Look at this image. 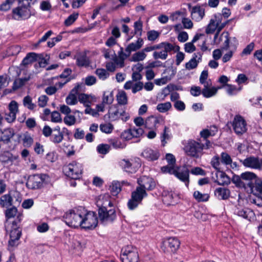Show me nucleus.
<instances>
[{
  "mask_svg": "<svg viewBox=\"0 0 262 262\" xmlns=\"http://www.w3.org/2000/svg\"><path fill=\"white\" fill-rule=\"evenodd\" d=\"M202 55L199 54L198 61L194 60V59H191L188 62L185 64V68L187 70H192L195 68L199 62V61L201 59Z\"/></svg>",
  "mask_w": 262,
  "mask_h": 262,
  "instance_id": "obj_39",
  "label": "nucleus"
},
{
  "mask_svg": "<svg viewBox=\"0 0 262 262\" xmlns=\"http://www.w3.org/2000/svg\"><path fill=\"white\" fill-rule=\"evenodd\" d=\"M171 107V104L169 102L160 103L157 106V110L160 113L167 112Z\"/></svg>",
  "mask_w": 262,
  "mask_h": 262,
  "instance_id": "obj_41",
  "label": "nucleus"
},
{
  "mask_svg": "<svg viewBox=\"0 0 262 262\" xmlns=\"http://www.w3.org/2000/svg\"><path fill=\"white\" fill-rule=\"evenodd\" d=\"M258 177L253 172H245L241 176L233 175L231 181L236 187L245 188L246 191L253 184Z\"/></svg>",
  "mask_w": 262,
  "mask_h": 262,
  "instance_id": "obj_1",
  "label": "nucleus"
},
{
  "mask_svg": "<svg viewBox=\"0 0 262 262\" xmlns=\"http://www.w3.org/2000/svg\"><path fill=\"white\" fill-rule=\"evenodd\" d=\"M110 114V118H111L113 120H116L119 118V116H123L124 114H125V112L124 111H122V112H119L118 109H116L114 111H112L109 113Z\"/></svg>",
  "mask_w": 262,
  "mask_h": 262,
  "instance_id": "obj_49",
  "label": "nucleus"
},
{
  "mask_svg": "<svg viewBox=\"0 0 262 262\" xmlns=\"http://www.w3.org/2000/svg\"><path fill=\"white\" fill-rule=\"evenodd\" d=\"M160 35V33L155 30H151L147 33V39L149 41H154L157 39Z\"/></svg>",
  "mask_w": 262,
  "mask_h": 262,
  "instance_id": "obj_51",
  "label": "nucleus"
},
{
  "mask_svg": "<svg viewBox=\"0 0 262 262\" xmlns=\"http://www.w3.org/2000/svg\"><path fill=\"white\" fill-rule=\"evenodd\" d=\"M63 139V134L62 133H54L53 135V139L52 141L54 143H60Z\"/></svg>",
  "mask_w": 262,
  "mask_h": 262,
  "instance_id": "obj_60",
  "label": "nucleus"
},
{
  "mask_svg": "<svg viewBox=\"0 0 262 262\" xmlns=\"http://www.w3.org/2000/svg\"><path fill=\"white\" fill-rule=\"evenodd\" d=\"M171 50H166L164 49L163 51L160 52L155 51L153 53V57L155 59H166L168 56L167 53L168 52H170Z\"/></svg>",
  "mask_w": 262,
  "mask_h": 262,
  "instance_id": "obj_38",
  "label": "nucleus"
},
{
  "mask_svg": "<svg viewBox=\"0 0 262 262\" xmlns=\"http://www.w3.org/2000/svg\"><path fill=\"white\" fill-rule=\"evenodd\" d=\"M180 243L175 237H170L163 243V250L165 253H174L179 248Z\"/></svg>",
  "mask_w": 262,
  "mask_h": 262,
  "instance_id": "obj_12",
  "label": "nucleus"
},
{
  "mask_svg": "<svg viewBox=\"0 0 262 262\" xmlns=\"http://www.w3.org/2000/svg\"><path fill=\"white\" fill-rule=\"evenodd\" d=\"M21 221V215H18L17 218L9 226L7 232L10 231V240L9 245L12 247L17 245V241L20 238L21 234V231L18 226V224Z\"/></svg>",
  "mask_w": 262,
  "mask_h": 262,
  "instance_id": "obj_3",
  "label": "nucleus"
},
{
  "mask_svg": "<svg viewBox=\"0 0 262 262\" xmlns=\"http://www.w3.org/2000/svg\"><path fill=\"white\" fill-rule=\"evenodd\" d=\"M13 161L12 155L7 152L0 155V162L4 165H11Z\"/></svg>",
  "mask_w": 262,
  "mask_h": 262,
  "instance_id": "obj_31",
  "label": "nucleus"
},
{
  "mask_svg": "<svg viewBox=\"0 0 262 262\" xmlns=\"http://www.w3.org/2000/svg\"><path fill=\"white\" fill-rule=\"evenodd\" d=\"M17 210L16 207H12L6 210L5 215L6 217V222L5 223V227L6 230H8L9 228V226L11 223L9 221V220L14 217L16 215Z\"/></svg>",
  "mask_w": 262,
  "mask_h": 262,
  "instance_id": "obj_24",
  "label": "nucleus"
},
{
  "mask_svg": "<svg viewBox=\"0 0 262 262\" xmlns=\"http://www.w3.org/2000/svg\"><path fill=\"white\" fill-rule=\"evenodd\" d=\"M137 182L145 191L152 190L156 186V183L151 178L144 176L138 179Z\"/></svg>",
  "mask_w": 262,
  "mask_h": 262,
  "instance_id": "obj_15",
  "label": "nucleus"
},
{
  "mask_svg": "<svg viewBox=\"0 0 262 262\" xmlns=\"http://www.w3.org/2000/svg\"><path fill=\"white\" fill-rule=\"evenodd\" d=\"M204 146L203 144L195 141H190L185 146L184 150L188 156L199 158L202 154V151Z\"/></svg>",
  "mask_w": 262,
  "mask_h": 262,
  "instance_id": "obj_7",
  "label": "nucleus"
},
{
  "mask_svg": "<svg viewBox=\"0 0 262 262\" xmlns=\"http://www.w3.org/2000/svg\"><path fill=\"white\" fill-rule=\"evenodd\" d=\"M161 119L156 117H154L153 116H150L148 117L146 121H145V125H148L150 123H153L154 126H156V124L158 123H159Z\"/></svg>",
  "mask_w": 262,
  "mask_h": 262,
  "instance_id": "obj_58",
  "label": "nucleus"
},
{
  "mask_svg": "<svg viewBox=\"0 0 262 262\" xmlns=\"http://www.w3.org/2000/svg\"><path fill=\"white\" fill-rule=\"evenodd\" d=\"M230 190L225 187H219L215 189L214 194L220 200H227L230 196Z\"/></svg>",
  "mask_w": 262,
  "mask_h": 262,
  "instance_id": "obj_25",
  "label": "nucleus"
},
{
  "mask_svg": "<svg viewBox=\"0 0 262 262\" xmlns=\"http://www.w3.org/2000/svg\"><path fill=\"white\" fill-rule=\"evenodd\" d=\"M51 121L53 122H61L62 119L59 113L54 111L51 114Z\"/></svg>",
  "mask_w": 262,
  "mask_h": 262,
  "instance_id": "obj_62",
  "label": "nucleus"
},
{
  "mask_svg": "<svg viewBox=\"0 0 262 262\" xmlns=\"http://www.w3.org/2000/svg\"><path fill=\"white\" fill-rule=\"evenodd\" d=\"M142 156L149 161H154L159 158V154L157 150L148 148L142 152Z\"/></svg>",
  "mask_w": 262,
  "mask_h": 262,
  "instance_id": "obj_23",
  "label": "nucleus"
},
{
  "mask_svg": "<svg viewBox=\"0 0 262 262\" xmlns=\"http://www.w3.org/2000/svg\"><path fill=\"white\" fill-rule=\"evenodd\" d=\"M49 100L48 97L46 95H41L38 98V104L40 107H45Z\"/></svg>",
  "mask_w": 262,
  "mask_h": 262,
  "instance_id": "obj_63",
  "label": "nucleus"
},
{
  "mask_svg": "<svg viewBox=\"0 0 262 262\" xmlns=\"http://www.w3.org/2000/svg\"><path fill=\"white\" fill-rule=\"evenodd\" d=\"M254 42H251L250 44L247 45L245 48L244 49L241 55L243 56L244 55H248L251 54V52L253 50L254 48Z\"/></svg>",
  "mask_w": 262,
  "mask_h": 262,
  "instance_id": "obj_54",
  "label": "nucleus"
},
{
  "mask_svg": "<svg viewBox=\"0 0 262 262\" xmlns=\"http://www.w3.org/2000/svg\"><path fill=\"white\" fill-rule=\"evenodd\" d=\"M25 77L24 78H18L16 79L13 84L12 89L14 90H16L26 84V83L30 80L31 77V74L25 73Z\"/></svg>",
  "mask_w": 262,
  "mask_h": 262,
  "instance_id": "obj_21",
  "label": "nucleus"
},
{
  "mask_svg": "<svg viewBox=\"0 0 262 262\" xmlns=\"http://www.w3.org/2000/svg\"><path fill=\"white\" fill-rule=\"evenodd\" d=\"M193 196L199 202L207 201L209 199V195L207 194H202L199 191L194 192Z\"/></svg>",
  "mask_w": 262,
  "mask_h": 262,
  "instance_id": "obj_46",
  "label": "nucleus"
},
{
  "mask_svg": "<svg viewBox=\"0 0 262 262\" xmlns=\"http://www.w3.org/2000/svg\"><path fill=\"white\" fill-rule=\"evenodd\" d=\"M237 214L242 216L244 219L249 220V216L250 214H252V212L249 209H241L239 210L236 212Z\"/></svg>",
  "mask_w": 262,
  "mask_h": 262,
  "instance_id": "obj_55",
  "label": "nucleus"
},
{
  "mask_svg": "<svg viewBox=\"0 0 262 262\" xmlns=\"http://www.w3.org/2000/svg\"><path fill=\"white\" fill-rule=\"evenodd\" d=\"M173 174L182 182L188 185L189 178V171L188 169L184 166L183 167H177L174 170H172Z\"/></svg>",
  "mask_w": 262,
  "mask_h": 262,
  "instance_id": "obj_14",
  "label": "nucleus"
},
{
  "mask_svg": "<svg viewBox=\"0 0 262 262\" xmlns=\"http://www.w3.org/2000/svg\"><path fill=\"white\" fill-rule=\"evenodd\" d=\"M82 166L80 164L73 161L63 167L64 174L72 179H79L82 174Z\"/></svg>",
  "mask_w": 262,
  "mask_h": 262,
  "instance_id": "obj_4",
  "label": "nucleus"
},
{
  "mask_svg": "<svg viewBox=\"0 0 262 262\" xmlns=\"http://www.w3.org/2000/svg\"><path fill=\"white\" fill-rule=\"evenodd\" d=\"M239 161L245 167L260 169V161L257 157L250 156L243 160H240Z\"/></svg>",
  "mask_w": 262,
  "mask_h": 262,
  "instance_id": "obj_17",
  "label": "nucleus"
},
{
  "mask_svg": "<svg viewBox=\"0 0 262 262\" xmlns=\"http://www.w3.org/2000/svg\"><path fill=\"white\" fill-rule=\"evenodd\" d=\"M144 52L145 51L143 49L142 51L135 53L132 57L131 60L133 61L137 62L144 60L146 56V55L145 54Z\"/></svg>",
  "mask_w": 262,
  "mask_h": 262,
  "instance_id": "obj_40",
  "label": "nucleus"
},
{
  "mask_svg": "<svg viewBox=\"0 0 262 262\" xmlns=\"http://www.w3.org/2000/svg\"><path fill=\"white\" fill-rule=\"evenodd\" d=\"M211 164L217 171L221 170L220 157L218 156L213 157L211 160Z\"/></svg>",
  "mask_w": 262,
  "mask_h": 262,
  "instance_id": "obj_53",
  "label": "nucleus"
},
{
  "mask_svg": "<svg viewBox=\"0 0 262 262\" xmlns=\"http://www.w3.org/2000/svg\"><path fill=\"white\" fill-rule=\"evenodd\" d=\"M37 54L32 52L27 54L22 61L21 64L26 66L32 63L37 60Z\"/></svg>",
  "mask_w": 262,
  "mask_h": 262,
  "instance_id": "obj_30",
  "label": "nucleus"
},
{
  "mask_svg": "<svg viewBox=\"0 0 262 262\" xmlns=\"http://www.w3.org/2000/svg\"><path fill=\"white\" fill-rule=\"evenodd\" d=\"M23 104L30 110H33L36 107V105L32 103V98L29 96H27L24 98Z\"/></svg>",
  "mask_w": 262,
  "mask_h": 262,
  "instance_id": "obj_42",
  "label": "nucleus"
},
{
  "mask_svg": "<svg viewBox=\"0 0 262 262\" xmlns=\"http://www.w3.org/2000/svg\"><path fill=\"white\" fill-rule=\"evenodd\" d=\"M97 206L99 207V217L102 223L104 224L112 223L115 220L116 214L114 209L107 210L105 207L100 204L99 202H97Z\"/></svg>",
  "mask_w": 262,
  "mask_h": 262,
  "instance_id": "obj_6",
  "label": "nucleus"
},
{
  "mask_svg": "<svg viewBox=\"0 0 262 262\" xmlns=\"http://www.w3.org/2000/svg\"><path fill=\"white\" fill-rule=\"evenodd\" d=\"M1 135L0 136V141L3 142L5 144H8L11 142V139L15 135L14 130L13 128H8L4 130H0Z\"/></svg>",
  "mask_w": 262,
  "mask_h": 262,
  "instance_id": "obj_20",
  "label": "nucleus"
},
{
  "mask_svg": "<svg viewBox=\"0 0 262 262\" xmlns=\"http://www.w3.org/2000/svg\"><path fill=\"white\" fill-rule=\"evenodd\" d=\"M110 191L114 195H117L121 191V186L118 182H113L110 186Z\"/></svg>",
  "mask_w": 262,
  "mask_h": 262,
  "instance_id": "obj_43",
  "label": "nucleus"
},
{
  "mask_svg": "<svg viewBox=\"0 0 262 262\" xmlns=\"http://www.w3.org/2000/svg\"><path fill=\"white\" fill-rule=\"evenodd\" d=\"M12 198L9 194L2 195L0 199V205L3 207H8L12 205Z\"/></svg>",
  "mask_w": 262,
  "mask_h": 262,
  "instance_id": "obj_32",
  "label": "nucleus"
},
{
  "mask_svg": "<svg viewBox=\"0 0 262 262\" xmlns=\"http://www.w3.org/2000/svg\"><path fill=\"white\" fill-rule=\"evenodd\" d=\"M100 130L105 133L109 134L113 129V125L111 123H106L100 125Z\"/></svg>",
  "mask_w": 262,
  "mask_h": 262,
  "instance_id": "obj_52",
  "label": "nucleus"
},
{
  "mask_svg": "<svg viewBox=\"0 0 262 262\" xmlns=\"http://www.w3.org/2000/svg\"><path fill=\"white\" fill-rule=\"evenodd\" d=\"M191 15H197L198 16H204L205 15V10L202 7L196 6L191 9Z\"/></svg>",
  "mask_w": 262,
  "mask_h": 262,
  "instance_id": "obj_47",
  "label": "nucleus"
},
{
  "mask_svg": "<svg viewBox=\"0 0 262 262\" xmlns=\"http://www.w3.org/2000/svg\"><path fill=\"white\" fill-rule=\"evenodd\" d=\"M84 213L85 209L82 207L70 210L64 215V222L67 225L73 228L81 227Z\"/></svg>",
  "mask_w": 262,
  "mask_h": 262,
  "instance_id": "obj_2",
  "label": "nucleus"
},
{
  "mask_svg": "<svg viewBox=\"0 0 262 262\" xmlns=\"http://www.w3.org/2000/svg\"><path fill=\"white\" fill-rule=\"evenodd\" d=\"M232 126L234 132L238 135L243 134L247 130L246 121L241 116L236 115L234 117Z\"/></svg>",
  "mask_w": 262,
  "mask_h": 262,
  "instance_id": "obj_13",
  "label": "nucleus"
},
{
  "mask_svg": "<svg viewBox=\"0 0 262 262\" xmlns=\"http://www.w3.org/2000/svg\"><path fill=\"white\" fill-rule=\"evenodd\" d=\"M117 99L119 104L125 105L127 103V97L124 91L119 92L117 96Z\"/></svg>",
  "mask_w": 262,
  "mask_h": 262,
  "instance_id": "obj_36",
  "label": "nucleus"
},
{
  "mask_svg": "<svg viewBox=\"0 0 262 262\" xmlns=\"http://www.w3.org/2000/svg\"><path fill=\"white\" fill-rule=\"evenodd\" d=\"M95 73L99 78L102 80L106 79L109 76V73L103 69H97Z\"/></svg>",
  "mask_w": 262,
  "mask_h": 262,
  "instance_id": "obj_50",
  "label": "nucleus"
},
{
  "mask_svg": "<svg viewBox=\"0 0 262 262\" xmlns=\"http://www.w3.org/2000/svg\"><path fill=\"white\" fill-rule=\"evenodd\" d=\"M146 195L147 193L144 189L137 187L136 190L132 192V198L128 202L129 209L133 210L136 208L142 201L143 197Z\"/></svg>",
  "mask_w": 262,
  "mask_h": 262,
  "instance_id": "obj_9",
  "label": "nucleus"
},
{
  "mask_svg": "<svg viewBox=\"0 0 262 262\" xmlns=\"http://www.w3.org/2000/svg\"><path fill=\"white\" fill-rule=\"evenodd\" d=\"M97 151L101 154H106L110 150V146L108 144H100L97 146Z\"/></svg>",
  "mask_w": 262,
  "mask_h": 262,
  "instance_id": "obj_56",
  "label": "nucleus"
},
{
  "mask_svg": "<svg viewBox=\"0 0 262 262\" xmlns=\"http://www.w3.org/2000/svg\"><path fill=\"white\" fill-rule=\"evenodd\" d=\"M221 162L226 165L231 164L232 159L230 156L226 152H223L221 154Z\"/></svg>",
  "mask_w": 262,
  "mask_h": 262,
  "instance_id": "obj_45",
  "label": "nucleus"
},
{
  "mask_svg": "<svg viewBox=\"0 0 262 262\" xmlns=\"http://www.w3.org/2000/svg\"><path fill=\"white\" fill-rule=\"evenodd\" d=\"M66 103L69 105H74L76 104L77 103V99L76 94L71 92L66 98Z\"/></svg>",
  "mask_w": 262,
  "mask_h": 262,
  "instance_id": "obj_48",
  "label": "nucleus"
},
{
  "mask_svg": "<svg viewBox=\"0 0 262 262\" xmlns=\"http://www.w3.org/2000/svg\"><path fill=\"white\" fill-rule=\"evenodd\" d=\"M208 85L209 84L208 82L206 84H205L204 88L202 90V94L204 97L206 98H209L214 96L215 95L217 91V88L215 87L209 88Z\"/></svg>",
  "mask_w": 262,
  "mask_h": 262,
  "instance_id": "obj_29",
  "label": "nucleus"
},
{
  "mask_svg": "<svg viewBox=\"0 0 262 262\" xmlns=\"http://www.w3.org/2000/svg\"><path fill=\"white\" fill-rule=\"evenodd\" d=\"M90 97L89 95L81 93L78 96V100L80 103H83L84 106H90L92 102L90 100Z\"/></svg>",
  "mask_w": 262,
  "mask_h": 262,
  "instance_id": "obj_35",
  "label": "nucleus"
},
{
  "mask_svg": "<svg viewBox=\"0 0 262 262\" xmlns=\"http://www.w3.org/2000/svg\"><path fill=\"white\" fill-rule=\"evenodd\" d=\"M135 33L137 34L139 32V35H141V31L142 30V22L140 20L136 21L134 23Z\"/></svg>",
  "mask_w": 262,
  "mask_h": 262,
  "instance_id": "obj_64",
  "label": "nucleus"
},
{
  "mask_svg": "<svg viewBox=\"0 0 262 262\" xmlns=\"http://www.w3.org/2000/svg\"><path fill=\"white\" fill-rule=\"evenodd\" d=\"M64 122L68 125H73L76 122V118L74 116L67 115L64 118Z\"/></svg>",
  "mask_w": 262,
  "mask_h": 262,
  "instance_id": "obj_59",
  "label": "nucleus"
},
{
  "mask_svg": "<svg viewBox=\"0 0 262 262\" xmlns=\"http://www.w3.org/2000/svg\"><path fill=\"white\" fill-rule=\"evenodd\" d=\"M8 106L9 112L6 114V119L8 122H12L16 119V114L18 111V104L15 101H12Z\"/></svg>",
  "mask_w": 262,
  "mask_h": 262,
  "instance_id": "obj_16",
  "label": "nucleus"
},
{
  "mask_svg": "<svg viewBox=\"0 0 262 262\" xmlns=\"http://www.w3.org/2000/svg\"><path fill=\"white\" fill-rule=\"evenodd\" d=\"M15 2V0H6L0 7V9L3 11H7L10 9L11 5Z\"/></svg>",
  "mask_w": 262,
  "mask_h": 262,
  "instance_id": "obj_61",
  "label": "nucleus"
},
{
  "mask_svg": "<svg viewBox=\"0 0 262 262\" xmlns=\"http://www.w3.org/2000/svg\"><path fill=\"white\" fill-rule=\"evenodd\" d=\"M76 63L79 67H86L89 66V62L85 55H80L77 57Z\"/></svg>",
  "mask_w": 262,
  "mask_h": 262,
  "instance_id": "obj_37",
  "label": "nucleus"
},
{
  "mask_svg": "<svg viewBox=\"0 0 262 262\" xmlns=\"http://www.w3.org/2000/svg\"><path fill=\"white\" fill-rule=\"evenodd\" d=\"M81 227L86 229H94L97 225L98 219L94 212H88L85 210V213L82 217Z\"/></svg>",
  "mask_w": 262,
  "mask_h": 262,
  "instance_id": "obj_11",
  "label": "nucleus"
},
{
  "mask_svg": "<svg viewBox=\"0 0 262 262\" xmlns=\"http://www.w3.org/2000/svg\"><path fill=\"white\" fill-rule=\"evenodd\" d=\"M218 184L220 185H228L230 183V178L223 171H217L216 174Z\"/></svg>",
  "mask_w": 262,
  "mask_h": 262,
  "instance_id": "obj_26",
  "label": "nucleus"
},
{
  "mask_svg": "<svg viewBox=\"0 0 262 262\" xmlns=\"http://www.w3.org/2000/svg\"><path fill=\"white\" fill-rule=\"evenodd\" d=\"M48 176L46 174H36L30 176L26 183V186L30 189H40Z\"/></svg>",
  "mask_w": 262,
  "mask_h": 262,
  "instance_id": "obj_5",
  "label": "nucleus"
},
{
  "mask_svg": "<svg viewBox=\"0 0 262 262\" xmlns=\"http://www.w3.org/2000/svg\"><path fill=\"white\" fill-rule=\"evenodd\" d=\"M16 136L17 139L16 141H17L18 142H19L20 138L21 137L23 138V143L25 147H30L33 143V139L32 137L28 132H26L23 135L17 134L16 135Z\"/></svg>",
  "mask_w": 262,
  "mask_h": 262,
  "instance_id": "obj_22",
  "label": "nucleus"
},
{
  "mask_svg": "<svg viewBox=\"0 0 262 262\" xmlns=\"http://www.w3.org/2000/svg\"><path fill=\"white\" fill-rule=\"evenodd\" d=\"M29 12L30 10L25 6L18 7L13 10V13L19 16L28 15Z\"/></svg>",
  "mask_w": 262,
  "mask_h": 262,
  "instance_id": "obj_33",
  "label": "nucleus"
},
{
  "mask_svg": "<svg viewBox=\"0 0 262 262\" xmlns=\"http://www.w3.org/2000/svg\"><path fill=\"white\" fill-rule=\"evenodd\" d=\"M113 101L114 96L112 92H104L102 102L103 105L111 104L113 103Z\"/></svg>",
  "mask_w": 262,
  "mask_h": 262,
  "instance_id": "obj_34",
  "label": "nucleus"
},
{
  "mask_svg": "<svg viewBox=\"0 0 262 262\" xmlns=\"http://www.w3.org/2000/svg\"><path fill=\"white\" fill-rule=\"evenodd\" d=\"M143 44V39L139 38L136 42L135 43H131L128 45V46L126 48L125 51L127 53H128L129 55L130 53L133 51H135L139 49H140Z\"/></svg>",
  "mask_w": 262,
  "mask_h": 262,
  "instance_id": "obj_28",
  "label": "nucleus"
},
{
  "mask_svg": "<svg viewBox=\"0 0 262 262\" xmlns=\"http://www.w3.org/2000/svg\"><path fill=\"white\" fill-rule=\"evenodd\" d=\"M169 128L167 126H164V132L161 135V142L162 143L163 146H165L166 143V140H169L170 139V136L167 133Z\"/></svg>",
  "mask_w": 262,
  "mask_h": 262,
  "instance_id": "obj_57",
  "label": "nucleus"
},
{
  "mask_svg": "<svg viewBox=\"0 0 262 262\" xmlns=\"http://www.w3.org/2000/svg\"><path fill=\"white\" fill-rule=\"evenodd\" d=\"M122 168L127 172L135 173L137 171V167L133 165V164L128 160L123 159L120 162Z\"/></svg>",
  "mask_w": 262,
  "mask_h": 262,
  "instance_id": "obj_27",
  "label": "nucleus"
},
{
  "mask_svg": "<svg viewBox=\"0 0 262 262\" xmlns=\"http://www.w3.org/2000/svg\"><path fill=\"white\" fill-rule=\"evenodd\" d=\"M121 259L122 262H139V255L136 248L126 246L121 250Z\"/></svg>",
  "mask_w": 262,
  "mask_h": 262,
  "instance_id": "obj_8",
  "label": "nucleus"
},
{
  "mask_svg": "<svg viewBox=\"0 0 262 262\" xmlns=\"http://www.w3.org/2000/svg\"><path fill=\"white\" fill-rule=\"evenodd\" d=\"M144 133L142 128L139 127L138 128H133L124 131L122 134V136L126 140H130L132 138H138Z\"/></svg>",
  "mask_w": 262,
  "mask_h": 262,
  "instance_id": "obj_18",
  "label": "nucleus"
},
{
  "mask_svg": "<svg viewBox=\"0 0 262 262\" xmlns=\"http://www.w3.org/2000/svg\"><path fill=\"white\" fill-rule=\"evenodd\" d=\"M155 49H165L166 50H174V46L168 42H162L158 45H155Z\"/></svg>",
  "mask_w": 262,
  "mask_h": 262,
  "instance_id": "obj_44",
  "label": "nucleus"
},
{
  "mask_svg": "<svg viewBox=\"0 0 262 262\" xmlns=\"http://www.w3.org/2000/svg\"><path fill=\"white\" fill-rule=\"evenodd\" d=\"M247 191L255 196L262 195V181L258 178Z\"/></svg>",
  "mask_w": 262,
  "mask_h": 262,
  "instance_id": "obj_19",
  "label": "nucleus"
},
{
  "mask_svg": "<svg viewBox=\"0 0 262 262\" xmlns=\"http://www.w3.org/2000/svg\"><path fill=\"white\" fill-rule=\"evenodd\" d=\"M228 20H223L222 17H214L210 20L206 29V33L210 34L217 30V34L225 27L228 23Z\"/></svg>",
  "mask_w": 262,
  "mask_h": 262,
  "instance_id": "obj_10",
  "label": "nucleus"
}]
</instances>
